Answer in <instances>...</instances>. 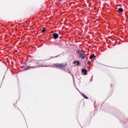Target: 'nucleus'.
<instances>
[{"mask_svg":"<svg viewBox=\"0 0 128 128\" xmlns=\"http://www.w3.org/2000/svg\"><path fill=\"white\" fill-rule=\"evenodd\" d=\"M54 38V39H57L58 36V34L56 33H54L53 34Z\"/></svg>","mask_w":128,"mask_h":128,"instance_id":"obj_3","label":"nucleus"},{"mask_svg":"<svg viewBox=\"0 0 128 128\" xmlns=\"http://www.w3.org/2000/svg\"><path fill=\"white\" fill-rule=\"evenodd\" d=\"M87 72V70H86L85 69H83L82 70V72H84V74L86 75V73Z\"/></svg>","mask_w":128,"mask_h":128,"instance_id":"obj_4","label":"nucleus"},{"mask_svg":"<svg viewBox=\"0 0 128 128\" xmlns=\"http://www.w3.org/2000/svg\"><path fill=\"white\" fill-rule=\"evenodd\" d=\"M95 57H96V56H94V54H92L90 55V59H91Z\"/></svg>","mask_w":128,"mask_h":128,"instance_id":"obj_5","label":"nucleus"},{"mask_svg":"<svg viewBox=\"0 0 128 128\" xmlns=\"http://www.w3.org/2000/svg\"><path fill=\"white\" fill-rule=\"evenodd\" d=\"M76 61H74V64H75V63H76Z\"/></svg>","mask_w":128,"mask_h":128,"instance_id":"obj_11","label":"nucleus"},{"mask_svg":"<svg viewBox=\"0 0 128 128\" xmlns=\"http://www.w3.org/2000/svg\"><path fill=\"white\" fill-rule=\"evenodd\" d=\"M46 30L44 29V27L43 28V30L42 31V32H44Z\"/></svg>","mask_w":128,"mask_h":128,"instance_id":"obj_10","label":"nucleus"},{"mask_svg":"<svg viewBox=\"0 0 128 128\" xmlns=\"http://www.w3.org/2000/svg\"><path fill=\"white\" fill-rule=\"evenodd\" d=\"M77 53L82 59H84L85 58V52L84 51L81 50H77Z\"/></svg>","mask_w":128,"mask_h":128,"instance_id":"obj_1","label":"nucleus"},{"mask_svg":"<svg viewBox=\"0 0 128 128\" xmlns=\"http://www.w3.org/2000/svg\"><path fill=\"white\" fill-rule=\"evenodd\" d=\"M80 64V62L79 61H78L77 62V63L76 64V65H78Z\"/></svg>","mask_w":128,"mask_h":128,"instance_id":"obj_9","label":"nucleus"},{"mask_svg":"<svg viewBox=\"0 0 128 128\" xmlns=\"http://www.w3.org/2000/svg\"><path fill=\"white\" fill-rule=\"evenodd\" d=\"M36 66H28V68H25L23 70H28L30 68H36Z\"/></svg>","mask_w":128,"mask_h":128,"instance_id":"obj_6","label":"nucleus"},{"mask_svg":"<svg viewBox=\"0 0 128 128\" xmlns=\"http://www.w3.org/2000/svg\"><path fill=\"white\" fill-rule=\"evenodd\" d=\"M119 11L121 12H122L123 11V10L122 8H120L118 9Z\"/></svg>","mask_w":128,"mask_h":128,"instance_id":"obj_8","label":"nucleus"},{"mask_svg":"<svg viewBox=\"0 0 128 128\" xmlns=\"http://www.w3.org/2000/svg\"><path fill=\"white\" fill-rule=\"evenodd\" d=\"M46 66V67H47V66H46V65H45V66Z\"/></svg>","mask_w":128,"mask_h":128,"instance_id":"obj_12","label":"nucleus"},{"mask_svg":"<svg viewBox=\"0 0 128 128\" xmlns=\"http://www.w3.org/2000/svg\"><path fill=\"white\" fill-rule=\"evenodd\" d=\"M53 64L56 67L62 68L65 67L67 65V64L66 63L61 64L56 63L54 64Z\"/></svg>","mask_w":128,"mask_h":128,"instance_id":"obj_2","label":"nucleus"},{"mask_svg":"<svg viewBox=\"0 0 128 128\" xmlns=\"http://www.w3.org/2000/svg\"><path fill=\"white\" fill-rule=\"evenodd\" d=\"M85 98L87 99L88 98V97L86 96L85 94H83V93L81 94Z\"/></svg>","mask_w":128,"mask_h":128,"instance_id":"obj_7","label":"nucleus"}]
</instances>
